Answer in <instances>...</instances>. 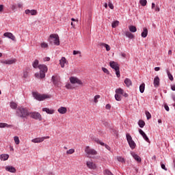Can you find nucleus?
I'll list each match as a JSON object with an SVG mask.
<instances>
[{
    "label": "nucleus",
    "mask_w": 175,
    "mask_h": 175,
    "mask_svg": "<svg viewBox=\"0 0 175 175\" xmlns=\"http://www.w3.org/2000/svg\"><path fill=\"white\" fill-rule=\"evenodd\" d=\"M16 116L19 118H27L29 117L28 108L24 107H18L16 110Z\"/></svg>",
    "instance_id": "f257e3e1"
},
{
    "label": "nucleus",
    "mask_w": 175,
    "mask_h": 175,
    "mask_svg": "<svg viewBox=\"0 0 175 175\" xmlns=\"http://www.w3.org/2000/svg\"><path fill=\"white\" fill-rule=\"evenodd\" d=\"M38 68L40 69V74L36 73L35 77H37V79H44L46 77V73L48 70L47 66L44 64H40L38 66Z\"/></svg>",
    "instance_id": "f03ea898"
},
{
    "label": "nucleus",
    "mask_w": 175,
    "mask_h": 175,
    "mask_svg": "<svg viewBox=\"0 0 175 175\" xmlns=\"http://www.w3.org/2000/svg\"><path fill=\"white\" fill-rule=\"evenodd\" d=\"M49 42L51 43V44L59 46V36H58V34H51L49 38Z\"/></svg>",
    "instance_id": "7ed1b4c3"
},
{
    "label": "nucleus",
    "mask_w": 175,
    "mask_h": 175,
    "mask_svg": "<svg viewBox=\"0 0 175 175\" xmlns=\"http://www.w3.org/2000/svg\"><path fill=\"white\" fill-rule=\"evenodd\" d=\"M109 66H111L112 69H114L117 77H121V75L120 74V64H118V63L111 61L109 62Z\"/></svg>",
    "instance_id": "20e7f679"
},
{
    "label": "nucleus",
    "mask_w": 175,
    "mask_h": 175,
    "mask_svg": "<svg viewBox=\"0 0 175 175\" xmlns=\"http://www.w3.org/2000/svg\"><path fill=\"white\" fill-rule=\"evenodd\" d=\"M33 96L37 100H44V99H47L50 98V96L47 94H40L39 93L36 92H33Z\"/></svg>",
    "instance_id": "39448f33"
},
{
    "label": "nucleus",
    "mask_w": 175,
    "mask_h": 175,
    "mask_svg": "<svg viewBox=\"0 0 175 175\" xmlns=\"http://www.w3.org/2000/svg\"><path fill=\"white\" fill-rule=\"evenodd\" d=\"M126 137L129 147L131 148V150H135V148H136V143H135V141H133L132 139V136H131L129 133H126Z\"/></svg>",
    "instance_id": "423d86ee"
},
{
    "label": "nucleus",
    "mask_w": 175,
    "mask_h": 175,
    "mask_svg": "<svg viewBox=\"0 0 175 175\" xmlns=\"http://www.w3.org/2000/svg\"><path fill=\"white\" fill-rule=\"evenodd\" d=\"M29 114L31 118H33L34 120H39V121H42V115H40L39 112H36V111L29 112Z\"/></svg>",
    "instance_id": "0eeeda50"
},
{
    "label": "nucleus",
    "mask_w": 175,
    "mask_h": 175,
    "mask_svg": "<svg viewBox=\"0 0 175 175\" xmlns=\"http://www.w3.org/2000/svg\"><path fill=\"white\" fill-rule=\"evenodd\" d=\"M70 82L71 84H78L79 85H83V81L76 77H70Z\"/></svg>",
    "instance_id": "6e6552de"
},
{
    "label": "nucleus",
    "mask_w": 175,
    "mask_h": 175,
    "mask_svg": "<svg viewBox=\"0 0 175 175\" xmlns=\"http://www.w3.org/2000/svg\"><path fill=\"white\" fill-rule=\"evenodd\" d=\"M85 152H86V154H88V155H96V154H98L96 150L90 148V146H86Z\"/></svg>",
    "instance_id": "1a4fd4ad"
},
{
    "label": "nucleus",
    "mask_w": 175,
    "mask_h": 175,
    "mask_svg": "<svg viewBox=\"0 0 175 175\" xmlns=\"http://www.w3.org/2000/svg\"><path fill=\"white\" fill-rule=\"evenodd\" d=\"M45 139H50V137L46 136V137L35 138V139H33L31 142L32 143H42V142H44Z\"/></svg>",
    "instance_id": "9d476101"
},
{
    "label": "nucleus",
    "mask_w": 175,
    "mask_h": 175,
    "mask_svg": "<svg viewBox=\"0 0 175 175\" xmlns=\"http://www.w3.org/2000/svg\"><path fill=\"white\" fill-rule=\"evenodd\" d=\"M51 80L55 87H58L59 85V77L53 76Z\"/></svg>",
    "instance_id": "9b49d317"
},
{
    "label": "nucleus",
    "mask_w": 175,
    "mask_h": 175,
    "mask_svg": "<svg viewBox=\"0 0 175 175\" xmlns=\"http://www.w3.org/2000/svg\"><path fill=\"white\" fill-rule=\"evenodd\" d=\"M17 62V59H12L8 60H3L1 62V64H5V65H12V64H16Z\"/></svg>",
    "instance_id": "f8f14e48"
},
{
    "label": "nucleus",
    "mask_w": 175,
    "mask_h": 175,
    "mask_svg": "<svg viewBox=\"0 0 175 175\" xmlns=\"http://www.w3.org/2000/svg\"><path fill=\"white\" fill-rule=\"evenodd\" d=\"M86 165L89 169H92L93 170H95V169H96V165L92 161H87Z\"/></svg>",
    "instance_id": "ddd939ff"
},
{
    "label": "nucleus",
    "mask_w": 175,
    "mask_h": 175,
    "mask_svg": "<svg viewBox=\"0 0 175 175\" xmlns=\"http://www.w3.org/2000/svg\"><path fill=\"white\" fill-rule=\"evenodd\" d=\"M3 36H5V38H8L9 39H11V40H16V37L14 36V35H13V33L10 32L4 33Z\"/></svg>",
    "instance_id": "4468645a"
},
{
    "label": "nucleus",
    "mask_w": 175,
    "mask_h": 175,
    "mask_svg": "<svg viewBox=\"0 0 175 175\" xmlns=\"http://www.w3.org/2000/svg\"><path fill=\"white\" fill-rule=\"evenodd\" d=\"M139 134L142 135V137L147 142V143H150V139H148V137H147V135H146V133L143 131L141 129H139Z\"/></svg>",
    "instance_id": "2eb2a0df"
},
{
    "label": "nucleus",
    "mask_w": 175,
    "mask_h": 175,
    "mask_svg": "<svg viewBox=\"0 0 175 175\" xmlns=\"http://www.w3.org/2000/svg\"><path fill=\"white\" fill-rule=\"evenodd\" d=\"M65 64L66 65H68V60H66V58L65 57H62V59L59 60V64L61 66V68H65Z\"/></svg>",
    "instance_id": "dca6fc26"
},
{
    "label": "nucleus",
    "mask_w": 175,
    "mask_h": 175,
    "mask_svg": "<svg viewBox=\"0 0 175 175\" xmlns=\"http://www.w3.org/2000/svg\"><path fill=\"white\" fill-rule=\"evenodd\" d=\"M25 14H31V16H36L38 14V11L36 10H26L25 11Z\"/></svg>",
    "instance_id": "f3484780"
},
{
    "label": "nucleus",
    "mask_w": 175,
    "mask_h": 175,
    "mask_svg": "<svg viewBox=\"0 0 175 175\" xmlns=\"http://www.w3.org/2000/svg\"><path fill=\"white\" fill-rule=\"evenodd\" d=\"M94 141H95L96 143H97L98 144H100V146H105V148H107V150H110V146H109V145L105 144V143L100 142L98 138H96V139H94Z\"/></svg>",
    "instance_id": "a211bd4d"
},
{
    "label": "nucleus",
    "mask_w": 175,
    "mask_h": 175,
    "mask_svg": "<svg viewBox=\"0 0 175 175\" xmlns=\"http://www.w3.org/2000/svg\"><path fill=\"white\" fill-rule=\"evenodd\" d=\"M57 111L59 113V114H66L68 109L65 107H61L57 109Z\"/></svg>",
    "instance_id": "6ab92c4d"
},
{
    "label": "nucleus",
    "mask_w": 175,
    "mask_h": 175,
    "mask_svg": "<svg viewBox=\"0 0 175 175\" xmlns=\"http://www.w3.org/2000/svg\"><path fill=\"white\" fill-rule=\"evenodd\" d=\"M5 170L7 172H10V173H16V168H14L13 166H6Z\"/></svg>",
    "instance_id": "aec40b11"
},
{
    "label": "nucleus",
    "mask_w": 175,
    "mask_h": 175,
    "mask_svg": "<svg viewBox=\"0 0 175 175\" xmlns=\"http://www.w3.org/2000/svg\"><path fill=\"white\" fill-rule=\"evenodd\" d=\"M154 86L155 87V88H158V87H159V76H157L154 79Z\"/></svg>",
    "instance_id": "412c9836"
},
{
    "label": "nucleus",
    "mask_w": 175,
    "mask_h": 175,
    "mask_svg": "<svg viewBox=\"0 0 175 175\" xmlns=\"http://www.w3.org/2000/svg\"><path fill=\"white\" fill-rule=\"evenodd\" d=\"M147 35H148V29L147 27H144L143 29V31L142 32L141 36L142 38H147Z\"/></svg>",
    "instance_id": "4be33fe9"
},
{
    "label": "nucleus",
    "mask_w": 175,
    "mask_h": 175,
    "mask_svg": "<svg viewBox=\"0 0 175 175\" xmlns=\"http://www.w3.org/2000/svg\"><path fill=\"white\" fill-rule=\"evenodd\" d=\"M131 155L133 158H134V159L137 161V162L138 163L142 162V158H140L139 155H137L136 153H132Z\"/></svg>",
    "instance_id": "5701e85b"
},
{
    "label": "nucleus",
    "mask_w": 175,
    "mask_h": 175,
    "mask_svg": "<svg viewBox=\"0 0 175 175\" xmlns=\"http://www.w3.org/2000/svg\"><path fill=\"white\" fill-rule=\"evenodd\" d=\"M31 70V68H26L25 70L23 71V77L24 79H27L29 76V71Z\"/></svg>",
    "instance_id": "b1692460"
},
{
    "label": "nucleus",
    "mask_w": 175,
    "mask_h": 175,
    "mask_svg": "<svg viewBox=\"0 0 175 175\" xmlns=\"http://www.w3.org/2000/svg\"><path fill=\"white\" fill-rule=\"evenodd\" d=\"M124 84H126V87L129 88L132 85V81L129 78H126L124 79Z\"/></svg>",
    "instance_id": "393cba45"
},
{
    "label": "nucleus",
    "mask_w": 175,
    "mask_h": 175,
    "mask_svg": "<svg viewBox=\"0 0 175 175\" xmlns=\"http://www.w3.org/2000/svg\"><path fill=\"white\" fill-rule=\"evenodd\" d=\"M0 128H13V125L8 124V123H0Z\"/></svg>",
    "instance_id": "a878e982"
},
{
    "label": "nucleus",
    "mask_w": 175,
    "mask_h": 175,
    "mask_svg": "<svg viewBox=\"0 0 175 175\" xmlns=\"http://www.w3.org/2000/svg\"><path fill=\"white\" fill-rule=\"evenodd\" d=\"M42 111H46L47 114H54V109H50L49 108H43Z\"/></svg>",
    "instance_id": "bb28decb"
},
{
    "label": "nucleus",
    "mask_w": 175,
    "mask_h": 175,
    "mask_svg": "<svg viewBox=\"0 0 175 175\" xmlns=\"http://www.w3.org/2000/svg\"><path fill=\"white\" fill-rule=\"evenodd\" d=\"M125 36L129 39H133V38H135V36L132 33H131V31H126Z\"/></svg>",
    "instance_id": "cd10ccee"
},
{
    "label": "nucleus",
    "mask_w": 175,
    "mask_h": 175,
    "mask_svg": "<svg viewBox=\"0 0 175 175\" xmlns=\"http://www.w3.org/2000/svg\"><path fill=\"white\" fill-rule=\"evenodd\" d=\"M0 158L2 161H8L9 159V154H1Z\"/></svg>",
    "instance_id": "c85d7f7f"
},
{
    "label": "nucleus",
    "mask_w": 175,
    "mask_h": 175,
    "mask_svg": "<svg viewBox=\"0 0 175 175\" xmlns=\"http://www.w3.org/2000/svg\"><path fill=\"white\" fill-rule=\"evenodd\" d=\"M116 94H118V95H122V94H124V90H122L121 88H119L116 90Z\"/></svg>",
    "instance_id": "c756f323"
},
{
    "label": "nucleus",
    "mask_w": 175,
    "mask_h": 175,
    "mask_svg": "<svg viewBox=\"0 0 175 175\" xmlns=\"http://www.w3.org/2000/svg\"><path fill=\"white\" fill-rule=\"evenodd\" d=\"M33 68H34L35 69L39 68V60L36 59L33 62Z\"/></svg>",
    "instance_id": "7c9ffc66"
},
{
    "label": "nucleus",
    "mask_w": 175,
    "mask_h": 175,
    "mask_svg": "<svg viewBox=\"0 0 175 175\" xmlns=\"http://www.w3.org/2000/svg\"><path fill=\"white\" fill-rule=\"evenodd\" d=\"M66 88L67 90H75L76 88L75 86H73L71 83H66Z\"/></svg>",
    "instance_id": "2f4dec72"
},
{
    "label": "nucleus",
    "mask_w": 175,
    "mask_h": 175,
    "mask_svg": "<svg viewBox=\"0 0 175 175\" xmlns=\"http://www.w3.org/2000/svg\"><path fill=\"white\" fill-rule=\"evenodd\" d=\"M138 125L139 128H144V125H146V122L142 120H139L138 122Z\"/></svg>",
    "instance_id": "473e14b6"
},
{
    "label": "nucleus",
    "mask_w": 175,
    "mask_h": 175,
    "mask_svg": "<svg viewBox=\"0 0 175 175\" xmlns=\"http://www.w3.org/2000/svg\"><path fill=\"white\" fill-rule=\"evenodd\" d=\"M145 88H146V84L142 83L140 85L139 91H140L141 94H143V92H144Z\"/></svg>",
    "instance_id": "72a5a7b5"
},
{
    "label": "nucleus",
    "mask_w": 175,
    "mask_h": 175,
    "mask_svg": "<svg viewBox=\"0 0 175 175\" xmlns=\"http://www.w3.org/2000/svg\"><path fill=\"white\" fill-rule=\"evenodd\" d=\"M119 24H120V22L118 21H115L111 23V27L112 28H117Z\"/></svg>",
    "instance_id": "f704fd0d"
},
{
    "label": "nucleus",
    "mask_w": 175,
    "mask_h": 175,
    "mask_svg": "<svg viewBox=\"0 0 175 175\" xmlns=\"http://www.w3.org/2000/svg\"><path fill=\"white\" fill-rule=\"evenodd\" d=\"M167 74L168 76V79L171 81H173V80H174V78H173V75H172V74L170 73V71H169L168 70H167Z\"/></svg>",
    "instance_id": "c9c22d12"
},
{
    "label": "nucleus",
    "mask_w": 175,
    "mask_h": 175,
    "mask_svg": "<svg viewBox=\"0 0 175 175\" xmlns=\"http://www.w3.org/2000/svg\"><path fill=\"white\" fill-rule=\"evenodd\" d=\"M129 31L130 32H136V31H137V29L135 26L131 25L129 27Z\"/></svg>",
    "instance_id": "e433bc0d"
},
{
    "label": "nucleus",
    "mask_w": 175,
    "mask_h": 175,
    "mask_svg": "<svg viewBox=\"0 0 175 175\" xmlns=\"http://www.w3.org/2000/svg\"><path fill=\"white\" fill-rule=\"evenodd\" d=\"M100 46L105 47L107 51H110V46L107 44L101 43Z\"/></svg>",
    "instance_id": "4c0bfd02"
},
{
    "label": "nucleus",
    "mask_w": 175,
    "mask_h": 175,
    "mask_svg": "<svg viewBox=\"0 0 175 175\" xmlns=\"http://www.w3.org/2000/svg\"><path fill=\"white\" fill-rule=\"evenodd\" d=\"M10 107H11V109H17V104L14 102H12V103H10Z\"/></svg>",
    "instance_id": "58836bf2"
},
{
    "label": "nucleus",
    "mask_w": 175,
    "mask_h": 175,
    "mask_svg": "<svg viewBox=\"0 0 175 175\" xmlns=\"http://www.w3.org/2000/svg\"><path fill=\"white\" fill-rule=\"evenodd\" d=\"M121 94H118L117 93L115 94V99L116 100L120 101L122 99Z\"/></svg>",
    "instance_id": "ea45409f"
},
{
    "label": "nucleus",
    "mask_w": 175,
    "mask_h": 175,
    "mask_svg": "<svg viewBox=\"0 0 175 175\" xmlns=\"http://www.w3.org/2000/svg\"><path fill=\"white\" fill-rule=\"evenodd\" d=\"M117 159L118 162H121L122 163H125V159H124L122 157H118Z\"/></svg>",
    "instance_id": "a19ab883"
},
{
    "label": "nucleus",
    "mask_w": 175,
    "mask_h": 175,
    "mask_svg": "<svg viewBox=\"0 0 175 175\" xmlns=\"http://www.w3.org/2000/svg\"><path fill=\"white\" fill-rule=\"evenodd\" d=\"M103 174L104 175H113V173H111V172H110V170H105L103 172Z\"/></svg>",
    "instance_id": "79ce46f5"
},
{
    "label": "nucleus",
    "mask_w": 175,
    "mask_h": 175,
    "mask_svg": "<svg viewBox=\"0 0 175 175\" xmlns=\"http://www.w3.org/2000/svg\"><path fill=\"white\" fill-rule=\"evenodd\" d=\"M145 114L146 116L147 120H150L151 118V113L148 111H145Z\"/></svg>",
    "instance_id": "37998d69"
},
{
    "label": "nucleus",
    "mask_w": 175,
    "mask_h": 175,
    "mask_svg": "<svg viewBox=\"0 0 175 175\" xmlns=\"http://www.w3.org/2000/svg\"><path fill=\"white\" fill-rule=\"evenodd\" d=\"M139 3L142 6H146L147 5V0H140Z\"/></svg>",
    "instance_id": "c03bdc74"
},
{
    "label": "nucleus",
    "mask_w": 175,
    "mask_h": 175,
    "mask_svg": "<svg viewBox=\"0 0 175 175\" xmlns=\"http://www.w3.org/2000/svg\"><path fill=\"white\" fill-rule=\"evenodd\" d=\"M14 142L16 144H20V139L18 138V136H15L14 137Z\"/></svg>",
    "instance_id": "a18cd8bd"
},
{
    "label": "nucleus",
    "mask_w": 175,
    "mask_h": 175,
    "mask_svg": "<svg viewBox=\"0 0 175 175\" xmlns=\"http://www.w3.org/2000/svg\"><path fill=\"white\" fill-rule=\"evenodd\" d=\"M100 98V95H96L94 96V103H98V100Z\"/></svg>",
    "instance_id": "49530a36"
},
{
    "label": "nucleus",
    "mask_w": 175,
    "mask_h": 175,
    "mask_svg": "<svg viewBox=\"0 0 175 175\" xmlns=\"http://www.w3.org/2000/svg\"><path fill=\"white\" fill-rule=\"evenodd\" d=\"M79 54V57H81V52L80 51H73V55H77Z\"/></svg>",
    "instance_id": "de8ad7c7"
},
{
    "label": "nucleus",
    "mask_w": 175,
    "mask_h": 175,
    "mask_svg": "<svg viewBox=\"0 0 175 175\" xmlns=\"http://www.w3.org/2000/svg\"><path fill=\"white\" fill-rule=\"evenodd\" d=\"M41 47L42 49H46V47H49V45L47 44V43L42 42L41 43Z\"/></svg>",
    "instance_id": "09e8293b"
},
{
    "label": "nucleus",
    "mask_w": 175,
    "mask_h": 175,
    "mask_svg": "<svg viewBox=\"0 0 175 175\" xmlns=\"http://www.w3.org/2000/svg\"><path fill=\"white\" fill-rule=\"evenodd\" d=\"M102 70H103V72H104V73H106L107 75H109V70H107V68H106L105 67L102 68Z\"/></svg>",
    "instance_id": "8fccbe9b"
},
{
    "label": "nucleus",
    "mask_w": 175,
    "mask_h": 175,
    "mask_svg": "<svg viewBox=\"0 0 175 175\" xmlns=\"http://www.w3.org/2000/svg\"><path fill=\"white\" fill-rule=\"evenodd\" d=\"M75 152V149L72 148L66 151V154H73Z\"/></svg>",
    "instance_id": "3c124183"
},
{
    "label": "nucleus",
    "mask_w": 175,
    "mask_h": 175,
    "mask_svg": "<svg viewBox=\"0 0 175 175\" xmlns=\"http://www.w3.org/2000/svg\"><path fill=\"white\" fill-rule=\"evenodd\" d=\"M161 169H163V170L167 171V168H166V166L165 165V164L161 163Z\"/></svg>",
    "instance_id": "603ef678"
},
{
    "label": "nucleus",
    "mask_w": 175,
    "mask_h": 175,
    "mask_svg": "<svg viewBox=\"0 0 175 175\" xmlns=\"http://www.w3.org/2000/svg\"><path fill=\"white\" fill-rule=\"evenodd\" d=\"M108 6H109V8H110L112 10L114 9V5H113V3H111L110 2H109Z\"/></svg>",
    "instance_id": "864d4df0"
},
{
    "label": "nucleus",
    "mask_w": 175,
    "mask_h": 175,
    "mask_svg": "<svg viewBox=\"0 0 175 175\" xmlns=\"http://www.w3.org/2000/svg\"><path fill=\"white\" fill-rule=\"evenodd\" d=\"M105 109H107V110H110V109H111V105H110V104H107Z\"/></svg>",
    "instance_id": "5fc2aeb1"
},
{
    "label": "nucleus",
    "mask_w": 175,
    "mask_h": 175,
    "mask_svg": "<svg viewBox=\"0 0 175 175\" xmlns=\"http://www.w3.org/2000/svg\"><path fill=\"white\" fill-rule=\"evenodd\" d=\"M164 107H165V109L166 110V111H169L170 108H169V106H167V105L165 104L164 105Z\"/></svg>",
    "instance_id": "6e6d98bb"
},
{
    "label": "nucleus",
    "mask_w": 175,
    "mask_h": 175,
    "mask_svg": "<svg viewBox=\"0 0 175 175\" xmlns=\"http://www.w3.org/2000/svg\"><path fill=\"white\" fill-rule=\"evenodd\" d=\"M103 124L105 125V126H109V122L106 121H103Z\"/></svg>",
    "instance_id": "4d7b16f0"
},
{
    "label": "nucleus",
    "mask_w": 175,
    "mask_h": 175,
    "mask_svg": "<svg viewBox=\"0 0 175 175\" xmlns=\"http://www.w3.org/2000/svg\"><path fill=\"white\" fill-rule=\"evenodd\" d=\"M154 10H155V12H159V10H161V9L159 8V6L156 5Z\"/></svg>",
    "instance_id": "13d9d810"
},
{
    "label": "nucleus",
    "mask_w": 175,
    "mask_h": 175,
    "mask_svg": "<svg viewBox=\"0 0 175 175\" xmlns=\"http://www.w3.org/2000/svg\"><path fill=\"white\" fill-rule=\"evenodd\" d=\"M122 95V96H124V98H128V96H129L128 94L124 93V92H123V94Z\"/></svg>",
    "instance_id": "bf43d9fd"
},
{
    "label": "nucleus",
    "mask_w": 175,
    "mask_h": 175,
    "mask_svg": "<svg viewBox=\"0 0 175 175\" xmlns=\"http://www.w3.org/2000/svg\"><path fill=\"white\" fill-rule=\"evenodd\" d=\"M16 5H12V6H11V9H12V10H16Z\"/></svg>",
    "instance_id": "052dcab7"
},
{
    "label": "nucleus",
    "mask_w": 175,
    "mask_h": 175,
    "mask_svg": "<svg viewBox=\"0 0 175 175\" xmlns=\"http://www.w3.org/2000/svg\"><path fill=\"white\" fill-rule=\"evenodd\" d=\"M44 61H45V62H49V61H50V57H45V58L44 59Z\"/></svg>",
    "instance_id": "680f3d73"
},
{
    "label": "nucleus",
    "mask_w": 175,
    "mask_h": 175,
    "mask_svg": "<svg viewBox=\"0 0 175 175\" xmlns=\"http://www.w3.org/2000/svg\"><path fill=\"white\" fill-rule=\"evenodd\" d=\"M154 70H155L156 72H158L159 70H161V68H159V67H156V68H154Z\"/></svg>",
    "instance_id": "e2e57ef3"
},
{
    "label": "nucleus",
    "mask_w": 175,
    "mask_h": 175,
    "mask_svg": "<svg viewBox=\"0 0 175 175\" xmlns=\"http://www.w3.org/2000/svg\"><path fill=\"white\" fill-rule=\"evenodd\" d=\"M171 89L172 90V91H175V85H171Z\"/></svg>",
    "instance_id": "0e129e2a"
},
{
    "label": "nucleus",
    "mask_w": 175,
    "mask_h": 175,
    "mask_svg": "<svg viewBox=\"0 0 175 175\" xmlns=\"http://www.w3.org/2000/svg\"><path fill=\"white\" fill-rule=\"evenodd\" d=\"M3 10V5H0V12H2Z\"/></svg>",
    "instance_id": "69168bd1"
},
{
    "label": "nucleus",
    "mask_w": 175,
    "mask_h": 175,
    "mask_svg": "<svg viewBox=\"0 0 175 175\" xmlns=\"http://www.w3.org/2000/svg\"><path fill=\"white\" fill-rule=\"evenodd\" d=\"M18 8H23V4H21V3H18Z\"/></svg>",
    "instance_id": "338daca9"
},
{
    "label": "nucleus",
    "mask_w": 175,
    "mask_h": 175,
    "mask_svg": "<svg viewBox=\"0 0 175 175\" xmlns=\"http://www.w3.org/2000/svg\"><path fill=\"white\" fill-rule=\"evenodd\" d=\"M88 23V24H91V17H89Z\"/></svg>",
    "instance_id": "774afa93"
}]
</instances>
